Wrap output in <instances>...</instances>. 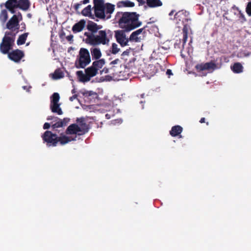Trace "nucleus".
<instances>
[{
  "instance_id": "f257e3e1",
  "label": "nucleus",
  "mask_w": 251,
  "mask_h": 251,
  "mask_svg": "<svg viewBox=\"0 0 251 251\" xmlns=\"http://www.w3.org/2000/svg\"><path fill=\"white\" fill-rule=\"evenodd\" d=\"M139 14L135 12H118L115 17L120 28L129 32L139 27L142 23L139 21Z\"/></svg>"
},
{
  "instance_id": "f03ea898",
  "label": "nucleus",
  "mask_w": 251,
  "mask_h": 251,
  "mask_svg": "<svg viewBox=\"0 0 251 251\" xmlns=\"http://www.w3.org/2000/svg\"><path fill=\"white\" fill-rule=\"evenodd\" d=\"M84 35L86 37L85 43L95 46L100 44L108 45L110 40L112 37L113 33L109 29H105L99 31L98 34L97 35L87 32H85Z\"/></svg>"
},
{
  "instance_id": "7ed1b4c3",
  "label": "nucleus",
  "mask_w": 251,
  "mask_h": 251,
  "mask_svg": "<svg viewBox=\"0 0 251 251\" xmlns=\"http://www.w3.org/2000/svg\"><path fill=\"white\" fill-rule=\"evenodd\" d=\"M43 143L46 144L47 147H56L58 143L61 145H64L72 141L75 140L76 136L74 138L68 137L63 133L58 136L56 133H53L51 131H46L41 136Z\"/></svg>"
},
{
  "instance_id": "20e7f679",
  "label": "nucleus",
  "mask_w": 251,
  "mask_h": 251,
  "mask_svg": "<svg viewBox=\"0 0 251 251\" xmlns=\"http://www.w3.org/2000/svg\"><path fill=\"white\" fill-rule=\"evenodd\" d=\"M189 15V13L186 11L181 10L176 12L174 16V19L176 20V22L178 23V21H182L183 24H184L185 22H187L191 20L190 19L188 18V16ZM190 29V25L187 24H185L183 25V27L182 28V33H183V39H182V45L184 46L188 38V31Z\"/></svg>"
},
{
  "instance_id": "39448f33",
  "label": "nucleus",
  "mask_w": 251,
  "mask_h": 251,
  "mask_svg": "<svg viewBox=\"0 0 251 251\" xmlns=\"http://www.w3.org/2000/svg\"><path fill=\"white\" fill-rule=\"evenodd\" d=\"M91 62V57L88 50L85 48H81L79 51L78 58L75 62V67L79 68H84Z\"/></svg>"
},
{
  "instance_id": "423d86ee",
  "label": "nucleus",
  "mask_w": 251,
  "mask_h": 251,
  "mask_svg": "<svg viewBox=\"0 0 251 251\" xmlns=\"http://www.w3.org/2000/svg\"><path fill=\"white\" fill-rule=\"evenodd\" d=\"M15 41L14 37H4L2 42L0 44V51L3 54L9 53V51L12 49Z\"/></svg>"
},
{
  "instance_id": "0eeeda50",
  "label": "nucleus",
  "mask_w": 251,
  "mask_h": 251,
  "mask_svg": "<svg viewBox=\"0 0 251 251\" xmlns=\"http://www.w3.org/2000/svg\"><path fill=\"white\" fill-rule=\"evenodd\" d=\"M126 32L124 29L118 30L115 31V37L116 41L122 47L128 45V43L129 41L128 38L126 37L125 33Z\"/></svg>"
},
{
  "instance_id": "6e6552de",
  "label": "nucleus",
  "mask_w": 251,
  "mask_h": 251,
  "mask_svg": "<svg viewBox=\"0 0 251 251\" xmlns=\"http://www.w3.org/2000/svg\"><path fill=\"white\" fill-rule=\"evenodd\" d=\"M216 68V64L213 61L205 63L198 64L195 66V68L198 72H201L205 70L213 71L215 70Z\"/></svg>"
},
{
  "instance_id": "1a4fd4ad",
  "label": "nucleus",
  "mask_w": 251,
  "mask_h": 251,
  "mask_svg": "<svg viewBox=\"0 0 251 251\" xmlns=\"http://www.w3.org/2000/svg\"><path fill=\"white\" fill-rule=\"evenodd\" d=\"M8 56L10 60L18 62L24 56V53L21 50L17 49L9 52Z\"/></svg>"
},
{
  "instance_id": "9d476101",
  "label": "nucleus",
  "mask_w": 251,
  "mask_h": 251,
  "mask_svg": "<svg viewBox=\"0 0 251 251\" xmlns=\"http://www.w3.org/2000/svg\"><path fill=\"white\" fill-rule=\"evenodd\" d=\"M19 26V21L16 15H14L6 24V28L12 31L18 29Z\"/></svg>"
},
{
  "instance_id": "9b49d317",
  "label": "nucleus",
  "mask_w": 251,
  "mask_h": 251,
  "mask_svg": "<svg viewBox=\"0 0 251 251\" xmlns=\"http://www.w3.org/2000/svg\"><path fill=\"white\" fill-rule=\"evenodd\" d=\"M145 27L138 29L133 31L128 38V40L130 42H140L142 39L140 35L144 31Z\"/></svg>"
},
{
  "instance_id": "f8f14e48",
  "label": "nucleus",
  "mask_w": 251,
  "mask_h": 251,
  "mask_svg": "<svg viewBox=\"0 0 251 251\" xmlns=\"http://www.w3.org/2000/svg\"><path fill=\"white\" fill-rule=\"evenodd\" d=\"M76 121V124L79 125V127L82 131V133H79V135H83L88 132L89 125L86 123L84 118H77Z\"/></svg>"
},
{
  "instance_id": "ddd939ff",
  "label": "nucleus",
  "mask_w": 251,
  "mask_h": 251,
  "mask_svg": "<svg viewBox=\"0 0 251 251\" xmlns=\"http://www.w3.org/2000/svg\"><path fill=\"white\" fill-rule=\"evenodd\" d=\"M65 133L66 134H77L80 135L79 133H82V131L79 127V125L76 124H73L67 128Z\"/></svg>"
},
{
  "instance_id": "4468645a",
  "label": "nucleus",
  "mask_w": 251,
  "mask_h": 251,
  "mask_svg": "<svg viewBox=\"0 0 251 251\" xmlns=\"http://www.w3.org/2000/svg\"><path fill=\"white\" fill-rule=\"evenodd\" d=\"M5 8L12 14L16 12L15 9L18 8V1L14 0H7L4 3Z\"/></svg>"
},
{
  "instance_id": "2eb2a0df",
  "label": "nucleus",
  "mask_w": 251,
  "mask_h": 251,
  "mask_svg": "<svg viewBox=\"0 0 251 251\" xmlns=\"http://www.w3.org/2000/svg\"><path fill=\"white\" fill-rule=\"evenodd\" d=\"M70 119L68 118H65L63 119H59L54 124L51 125L52 129L53 131H56L55 129L59 127H63L66 126L70 122Z\"/></svg>"
},
{
  "instance_id": "dca6fc26",
  "label": "nucleus",
  "mask_w": 251,
  "mask_h": 251,
  "mask_svg": "<svg viewBox=\"0 0 251 251\" xmlns=\"http://www.w3.org/2000/svg\"><path fill=\"white\" fill-rule=\"evenodd\" d=\"M30 2L29 0H18V8L26 11L29 9L30 7Z\"/></svg>"
},
{
  "instance_id": "f3484780",
  "label": "nucleus",
  "mask_w": 251,
  "mask_h": 251,
  "mask_svg": "<svg viewBox=\"0 0 251 251\" xmlns=\"http://www.w3.org/2000/svg\"><path fill=\"white\" fill-rule=\"evenodd\" d=\"M115 10V5L110 3H106L104 5V12L106 15L105 18H106L107 19H109L111 18V14L113 13Z\"/></svg>"
},
{
  "instance_id": "a211bd4d",
  "label": "nucleus",
  "mask_w": 251,
  "mask_h": 251,
  "mask_svg": "<svg viewBox=\"0 0 251 251\" xmlns=\"http://www.w3.org/2000/svg\"><path fill=\"white\" fill-rule=\"evenodd\" d=\"M86 22L84 20H81L78 23L75 24L73 27L72 31L74 33H77L80 32L84 28Z\"/></svg>"
},
{
  "instance_id": "6ab92c4d",
  "label": "nucleus",
  "mask_w": 251,
  "mask_h": 251,
  "mask_svg": "<svg viewBox=\"0 0 251 251\" xmlns=\"http://www.w3.org/2000/svg\"><path fill=\"white\" fill-rule=\"evenodd\" d=\"M94 10V17L100 19H104L106 15L104 12V7H101L100 8H97L96 7H93Z\"/></svg>"
},
{
  "instance_id": "aec40b11",
  "label": "nucleus",
  "mask_w": 251,
  "mask_h": 251,
  "mask_svg": "<svg viewBox=\"0 0 251 251\" xmlns=\"http://www.w3.org/2000/svg\"><path fill=\"white\" fill-rule=\"evenodd\" d=\"M85 72L90 80L92 77L96 76L98 73L97 69L94 68L92 66L85 69Z\"/></svg>"
},
{
  "instance_id": "412c9836",
  "label": "nucleus",
  "mask_w": 251,
  "mask_h": 251,
  "mask_svg": "<svg viewBox=\"0 0 251 251\" xmlns=\"http://www.w3.org/2000/svg\"><path fill=\"white\" fill-rule=\"evenodd\" d=\"M182 127L178 125L173 126L170 131V135L173 137L179 135L182 131Z\"/></svg>"
},
{
  "instance_id": "4be33fe9",
  "label": "nucleus",
  "mask_w": 251,
  "mask_h": 251,
  "mask_svg": "<svg viewBox=\"0 0 251 251\" xmlns=\"http://www.w3.org/2000/svg\"><path fill=\"white\" fill-rule=\"evenodd\" d=\"M90 51L93 60L99 59L101 56V51L99 48H91Z\"/></svg>"
},
{
  "instance_id": "5701e85b",
  "label": "nucleus",
  "mask_w": 251,
  "mask_h": 251,
  "mask_svg": "<svg viewBox=\"0 0 251 251\" xmlns=\"http://www.w3.org/2000/svg\"><path fill=\"white\" fill-rule=\"evenodd\" d=\"M91 5H89L82 10L81 14L84 16L89 17L92 19H95L94 15L91 13Z\"/></svg>"
},
{
  "instance_id": "b1692460",
  "label": "nucleus",
  "mask_w": 251,
  "mask_h": 251,
  "mask_svg": "<svg viewBox=\"0 0 251 251\" xmlns=\"http://www.w3.org/2000/svg\"><path fill=\"white\" fill-rule=\"evenodd\" d=\"M60 104L58 103H50V108L53 113H56L58 115L63 114L62 110L60 107Z\"/></svg>"
},
{
  "instance_id": "393cba45",
  "label": "nucleus",
  "mask_w": 251,
  "mask_h": 251,
  "mask_svg": "<svg viewBox=\"0 0 251 251\" xmlns=\"http://www.w3.org/2000/svg\"><path fill=\"white\" fill-rule=\"evenodd\" d=\"M76 74L80 82H86L90 81L86 74H83L82 71H78L76 72Z\"/></svg>"
},
{
  "instance_id": "a878e982",
  "label": "nucleus",
  "mask_w": 251,
  "mask_h": 251,
  "mask_svg": "<svg viewBox=\"0 0 251 251\" xmlns=\"http://www.w3.org/2000/svg\"><path fill=\"white\" fill-rule=\"evenodd\" d=\"M87 28L91 32L90 34H94L98 31L97 24L93 22L89 21L87 25Z\"/></svg>"
},
{
  "instance_id": "bb28decb",
  "label": "nucleus",
  "mask_w": 251,
  "mask_h": 251,
  "mask_svg": "<svg viewBox=\"0 0 251 251\" xmlns=\"http://www.w3.org/2000/svg\"><path fill=\"white\" fill-rule=\"evenodd\" d=\"M105 64V60L104 59H99L94 61L92 63V66L97 69V71L101 69Z\"/></svg>"
},
{
  "instance_id": "cd10ccee",
  "label": "nucleus",
  "mask_w": 251,
  "mask_h": 251,
  "mask_svg": "<svg viewBox=\"0 0 251 251\" xmlns=\"http://www.w3.org/2000/svg\"><path fill=\"white\" fill-rule=\"evenodd\" d=\"M146 2L150 7H155L162 5V2L160 0H146Z\"/></svg>"
},
{
  "instance_id": "c85d7f7f",
  "label": "nucleus",
  "mask_w": 251,
  "mask_h": 251,
  "mask_svg": "<svg viewBox=\"0 0 251 251\" xmlns=\"http://www.w3.org/2000/svg\"><path fill=\"white\" fill-rule=\"evenodd\" d=\"M231 69L234 73L239 74L243 72V67L241 63L237 62L231 67Z\"/></svg>"
},
{
  "instance_id": "c756f323",
  "label": "nucleus",
  "mask_w": 251,
  "mask_h": 251,
  "mask_svg": "<svg viewBox=\"0 0 251 251\" xmlns=\"http://www.w3.org/2000/svg\"><path fill=\"white\" fill-rule=\"evenodd\" d=\"M118 7H132L134 6V3L128 0L120 1L117 4Z\"/></svg>"
},
{
  "instance_id": "7c9ffc66",
  "label": "nucleus",
  "mask_w": 251,
  "mask_h": 251,
  "mask_svg": "<svg viewBox=\"0 0 251 251\" xmlns=\"http://www.w3.org/2000/svg\"><path fill=\"white\" fill-rule=\"evenodd\" d=\"M64 76V73L60 69L55 70L54 73L52 74V78L54 79H60L63 78Z\"/></svg>"
},
{
  "instance_id": "2f4dec72",
  "label": "nucleus",
  "mask_w": 251,
  "mask_h": 251,
  "mask_svg": "<svg viewBox=\"0 0 251 251\" xmlns=\"http://www.w3.org/2000/svg\"><path fill=\"white\" fill-rule=\"evenodd\" d=\"M28 33L26 32L19 36L17 43L18 45H22L25 43Z\"/></svg>"
},
{
  "instance_id": "473e14b6",
  "label": "nucleus",
  "mask_w": 251,
  "mask_h": 251,
  "mask_svg": "<svg viewBox=\"0 0 251 251\" xmlns=\"http://www.w3.org/2000/svg\"><path fill=\"white\" fill-rule=\"evenodd\" d=\"M8 19V13L6 9H3L0 13V21L4 24Z\"/></svg>"
},
{
  "instance_id": "72a5a7b5",
  "label": "nucleus",
  "mask_w": 251,
  "mask_h": 251,
  "mask_svg": "<svg viewBox=\"0 0 251 251\" xmlns=\"http://www.w3.org/2000/svg\"><path fill=\"white\" fill-rule=\"evenodd\" d=\"M50 103H58L60 96L58 93H54L50 97Z\"/></svg>"
},
{
  "instance_id": "f704fd0d",
  "label": "nucleus",
  "mask_w": 251,
  "mask_h": 251,
  "mask_svg": "<svg viewBox=\"0 0 251 251\" xmlns=\"http://www.w3.org/2000/svg\"><path fill=\"white\" fill-rule=\"evenodd\" d=\"M94 7H96L97 8H100L101 7H104L103 0H93Z\"/></svg>"
},
{
  "instance_id": "c9c22d12",
  "label": "nucleus",
  "mask_w": 251,
  "mask_h": 251,
  "mask_svg": "<svg viewBox=\"0 0 251 251\" xmlns=\"http://www.w3.org/2000/svg\"><path fill=\"white\" fill-rule=\"evenodd\" d=\"M83 95L88 97H92L93 98H96L98 96L97 94L92 91H86L83 93Z\"/></svg>"
},
{
  "instance_id": "e433bc0d",
  "label": "nucleus",
  "mask_w": 251,
  "mask_h": 251,
  "mask_svg": "<svg viewBox=\"0 0 251 251\" xmlns=\"http://www.w3.org/2000/svg\"><path fill=\"white\" fill-rule=\"evenodd\" d=\"M120 49L118 48V45L116 43H113L112 45L111 53L113 54L117 53Z\"/></svg>"
},
{
  "instance_id": "4c0bfd02",
  "label": "nucleus",
  "mask_w": 251,
  "mask_h": 251,
  "mask_svg": "<svg viewBox=\"0 0 251 251\" xmlns=\"http://www.w3.org/2000/svg\"><path fill=\"white\" fill-rule=\"evenodd\" d=\"M246 11L249 16H251V1L248 2L246 8Z\"/></svg>"
},
{
  "instance_id": "58836bf2",
  "label": "nucleus",
  "mask_w": 251,
  "mask_h": 251,
  "mask_svg": "<svg viewBox=\"0 0 251 251\" xmlns=\"http://www.w3.org/2000/svg\"><path fill=\"white\" fill-rule=\"evenodd\" d=\"M239 20H240V22L241 23H244L246 21V19L245 18V15L241 13L240 11H239Z\"/></svg>"
},
{
  "instance_id": "ea45409f",
  "label": "nucleus",
  "mask_w": 251,
  "mask_h": 251,
  "mask_svg": "<svg viewBox=\"0 0 251 251\" xmlns=\"http://www.w3.org/2000/svg\"><path fill=\"white\" fill-rule=\"evenodd\" d=\"M13 31H6L5 34V36L4 37H14L15 36V34L13 32Z\"/></svg>"
},
{
  "instance_id": "a19ab883",
  "label": "nucleus",
  "mask_w": 251,
  "mask_h": 251,
  "mask_svg": "<svg viewBox=\"0 0 251 251\" xmlns=\"http://www.w3.org/2000/svg\"><path fill=\"white\" fill-rule=\"evenodd\" d=\"M73 35L71 34L66 37V39L68 40V41L70 42V43H72L73 41Z\"/></svg>"
},
{
  "instance_id": "79ce46f5",
  "label": "nucleus",
  "mask_w": 251,
  "mask_h": 251,
  "mask_svg": "<svg viewBox=\"0 0 251 251\" xmlns=\"http://www.w3.org/2000/svg\"><path fill=\"white\" fill-rule=\"evenodd\" d=\"M112 79V76L109 75H106L104 76V78L103 79V80L109 81H111Z\"/></svg>"
},
{
  "instance_id": "37998d69",
  "label": "nucleus",
  "mask_w": 251,
  "mask_h": 251,
  "mask_svg": "<svg viewBox=\"0 0 251 251\" xmlns=\"http://www.w3.org/2000/svg\"><path fill=\"white\" fill-rule=\"evenodd\" d=\"M50 127V125L48 123H45L43 126V128L45 129H49Z\"/></svg>"
},
{
  "instance_id": "c03bdc74",
  "label": "nucleus",
  "mask_w": 251,
  "mask_h": 251,
  "mask_svg": "<svg viewBox=\"0 0 251 251\" xmlns=\"http://www.w3.org/2000/svg\"><path fill=\"white\" fill-rule=\"evenodd\" d=\"M81 3H75L74 5V8L76 11V10H77L79 8V7L81 6Z\"/></svg>"
},
{
  "instance_id": "a18cd8bd",
  "label": "nucleus",
  "mask_w": 251,
  "mask_h": 251,
  "mask_svg": "<svg viewBox=\"0 0 251 251\" xmlns=\"http://www.w3.org/2000/svg\"><path fill=\"white\" fill-rule=\"evenodd\" d=\"M78 95L77 94H75L73 95L72 97H70L69 98V100L71 101H73L75 99L77 98Z\"/></svg>"
},
{
  "instance_id": "49530a36",
  "label": "nucleus",
  "mask_w": 251,
  "mask_h": 251,
  "mask_svg": "<svg viewBox=\"0 0 251 251\" xmlns=\"http://www.w3.org/2000/svg\"><path fill=\"white\" fill-rule=\"evenodd\" d=\"M129 53V50H126L124 51L122 54V56L124 57L125 55H128Z\"/></svg>"
},
{
  "instance_id": "de8ad7c7",
  "label": "nucleus",
  "mask_w": 251,
  "mask_h": 251,
  "mask_svg": "<svg viewBox=\"0 0 251 251\" xmlns=\"http://www.w3.org/2000/svg\"><path fill=\"white\" fill-rule=\"evenodd\" d=\"M109 72V69L106 67H104L101 71H100L101 74L102 73L107 74Z\"/></svg>"
},
{
  "instance_id": "09e8293b",
  "label": "nucleus",
  "mask_w": 251,
  "mask_h": 251,
  "mask_svg": "<svg viewBox=\"0 0 251 251\" xmlns=\"http://www.w3.org/2000/svg\"><path fill=\"white\" fill-rule=\"evenodd\" d=\"M119 62V59H116L112 61V62H111L110 64H111V65L116 64L118 63Z\"/></svg>"
},
{
  "instance_id": "8fccbe9b",
  "label": "nucleus",
  "mask_w": 251,
  "mask_h": 251,
  "mask_svg": "<svg viewBox=\"0 0 251 251\" xmlns=\"http://www.w3.org/2000/svg\"><path fill=\"white\" fill-rule=\"evenodd\" d=\"M17 16L19 19V21L22 20V15L20 12H18V15Z\"/></svg>"
},
{
  "instance_id": "3c124183",
  "label": "nucleus",
  "mask_w": 251,
  "mask_h": 251,
  "mask_svg": "<svg viewBox=\"0 0 251 251\" xmlns=\"http://www.w3.org/2000/svg\"><path fill=\"white\" fill-rule=\"evenodd\" d=\"M58 119L59 118H57V117H54L53 116H49L48 118H47V120H53V119Z\"/></svg>"
},
{
  "instance_id": "603ef678",
  "label": "nucleus",
  "mask_w": 251,
  "mask_h": 251,
  "mask_svg": "<svg viewBox=\"0 0 251 251\" xmlns=\"http://www.w3.org/2000/svg\"><path fill=\"white\" fill-rule=\"evenodd\" d=\"M166 74L169 75H172L173 73H172V72L171 70L168 69L167 70V71H166Z\"/></svg>"
},
{
  "instance_id": "864d4df0",
  "label": "nucleus",
  "mask_w": 251,
  "mask_h": 251,
  "mask_svg": "<svg viewBox=\"0 0 251 251\" xmlns=\"http://www.w3.org/2000/svg\"><path fill=\"white\" fill-rule=\"evenodd\" d=\"M137 0L139 3V5H143L145 3V1L144 0Z\"/></svg>"
},
{
  "instance_id": "5fc2aeb1",
  "label": "nucleus",
  "mask_w": 251,
  "mask_h": 251,
  "mask_svg": "<svg viewBox=\"0 0 251 251\" xmlns=\"http://www.w3.org/2000/svg\"><path fill=\"white\" fill-rule=\"evenodd\" d=\"M89 2V0H83V1H81L80 3L82 4H87Z\"/></svg>"
},
{
  "instance_id": "6e6d98bb",
  "label": "nucleus",
  "mask_w": 251,
  "mask_h": 251,
  "mask_svg": "<svg viewBox=\"0 0 251 251\" xmlns=\"http://www.w3.org/2000/svg\"><path fill=\"white\" fill-rule=\"evenodd\" d=\"M200 122L201 123H205V118H201L200 121Z\"/></svg>"
},
{
  "instance_id": "4d7b16f0",
  "label": "nucleus",
  "mask_w": 251,
  "mask_h": 251,
  "mask_svg": "<svg viewBox=\"0 0 251 251\" xmlns=\"http://www.w3.org/2000/svg\"><path fill=\"white\" fill-rule=\"evenodd\" d=\"M71 92H72V93L73 94L75 95V94H76L75 93H76V90H75V88H74V89L72 90Z\"/></svg>"
},
{
  "instance_id": "13d9d810",
  "label": "nucleus",
  "mask_w": 251,
  "mask_h": 251,
  "mask_svg": "<svg viewBox=\"0 0 251 251\" xmlns=\"http://www.w3.org/2000/svg\"><path fill=\"white\" fill-rule=\"evenodd\" d=\"M175 12V10H172V11L170 12V13H169V16H172V15L174 14V13Z\"/></svg>"
},
{
  "instance_id": "bf43d9fd",
  "label": "nucleus",
  "mask_w": 251,
  "mask_h": 251,
  "mask_svg": "<svg viewBox=\"0 0 251 251\" xmlns=\"http://www.w3.org/2000/svg\"><path fill=\"white\" fill-rule=\"evenodd\" d=\"M102 25H97V28H98V30L101 29L102 28Z\"/></svg>"
},
{
  "instance_id": "052dcab7",
  "label": "nucleus",
  "mask_w": 251,
  "mask_h": 251,
  "mask_svg": "<svg viewBox=\"0 0 251 251\" xmlns=\"http://www.w3.org/2000/svg\"><path fill=\"white\" fill-rule=\"evenodd\" d=\"M27 16H28L29 18H31V14H30V13L28 14H27Z\"/></svg>"
},
{
  "instance_id": "680f3d73",
  "label": "nucleus",
  "mask_w": 251,
  "mask_h": 251,
  "mask_svg": "<svg viewBox=\"0 0 251 251\" xmlns=\"http://www.w3.org/2000/svg\"><path fill=\"white\" fill-rule=\"evenodd\" d=\"M236 9L237 10H239V9H238V8L237 7H236Z\"/></svg>"
}]
</instances>
